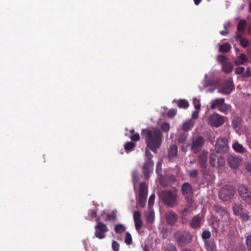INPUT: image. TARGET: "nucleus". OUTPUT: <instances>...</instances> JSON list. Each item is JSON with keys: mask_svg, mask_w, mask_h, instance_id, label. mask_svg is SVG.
I'll list each match as a JSON object with an SVG mask.
<instances>
[{"mask_svg": "<svg viewBox=\"0 0 251 251\" xmlns=\"http://www.w3.org/2000/svg\"><path fill=\"white\" fill-rule=\"evenodd\" d=\"M141 134L144 138L147 147L153 152L156 153L162 141V134L160 130L157 128H145L142 130Z\"/></svg>", "mask_w": 251, "mask_h": 251, "instance_id": "f257e3e1", "label": "nucleus"}, {"mask_svg": "<svg viewBox=\"0 0 251 251\" xmlns=\"http://www.w3.org/2000/svg\"><path fill=\"white\" fill-rule=\"evenodd\" d=\"M159 197L162 202L170 207L177 205V195L176 191L162 190L159 194Z\"/></svg>", "mask_w": 251, "mask_h": 251, "instance_id": "f03ea898", "label": "nucleus"}, {"mask_svg": "<svg viewBox=\"0 0 251 251\" xmlns=\"http://www.w3.org/2000/svg\"><path fill=\"white\" fill-rule=\"evenodd\" d=\"M174 238L177 246L182 247L190 244L194 236L189 231L179 230L174 232Z\"/></svg>", "mask_w": 251, "mask_h": 251, "instance_id": "7ed1b4c3", "label": "nucleus"}, {"mask_svg": "<svg viewBox=\"0 0 251 251\" xmlns=\"http://www.w3.org/2000/svg\"><path fill=\"white\" fill-rule=\"evenodd\" d=\"M145 156L146 159L143 164V171L145 176L147 178L148 177L150 173L153 168L154 163L152 160L153 155L147 148L145 150Z\"/></svg>", "mask_w": 251, "mask_h": 251, "instance_id": "20e7f679", "label": "nucleus"}, {"mask_svg": "<svg viewBox=\"0 0 251 251\" xmlns=\"http://www.w3.org/2000/svg\"><path fill=\"white\" fill-rule=\"evenodd\" d=\"M235 193V188L234 187L226 185L221 189L219 192V198L223 201H227L234 196Z\"/></svg>", "mask_w": 251, "mask_h": 251, "instance_id": "39448f33", "label": "nucleus"}, {"mask_svg": "<svg viewBox=\"0 0 251 251\" xmlns=\"http://www.w3.org/2000/svg\"><path fill=\"white\" fill-rule=\"evenodd\" d=\"M148 188L145 182H141L139 186V204L140 206L144 207L146 204L148 196Z\"/></svg>", "mask_w": 251, "mask_h": 251, "instance_id": "423d86ee", "label": "nucleus"}, {"mask_svg": "<svg viewBox=\"0 0 251 251\" xmlns=\"http://www.w3.org/2000/svg\"><path fill=\"white\" fill-rule=\"evenodd\" d=\"M210 107L212 109L218 108V110L223 113H226L228 110V106L225 103V99H216L210 102Z\"/></svg>", "mask_w": 251, "mask_h": 251, "instance_id": "0eeeda50", "label": "nucleus"}, {"mask_svg": "<svg viewBox=\"0 0 251 251\" xmlns=\"http://www.w3.org/2000/svg\"><path fill=\"white\" fill-rule=\"evenodd\" d=\"M205 144V140L201 136H198L195 138H193V141L191 145V150L194 153H197L200 152Z\"/></svg>", "mask_w": 251, "mask_h": 251, "instance_id": "6e6552de", "label": "nucleus"}, {"mask_svg": "<svg viewBox=\"0 0 251 251\" xmlns=\"http://www.w3.org/2000/svg\"><path fill=\"white\" fill-rule=\"evenodd\" d=\"M228 149V141L225 138L217 139L215 146V151L218 153L223 154L227 151Z\"/></svg>", "mask_w": 251, "mask_h": 251, "instance_id": "1a4fd4ad", "label": "nucleus"}, {"mask_svg": "<svg viewBox=\"0 0 251 251\" xmlns=\"http://www.w3.org/2000/svg\"><path fill=\"white\" fill-rule=\"evenodd\" d=\"M209 163L212 167L220 168L225 164V159L222 156H218L214 152L211 153L209 156Z\"/></svg>", "mask_w": 251, "mask_h": 251, "instance_id": "9d476101", "label": "nucleus"}, {"mask_svg": "<svg viewBox=\"0 0 251 251\" xmlns=\"http://www.w3.org/2000/svg\"><path fill=\"white\" fill-rule=\"evenodd\" d=\"M95 236L100 239H102L106 236L105 233L108 231V228L106 225L103 222H99L95 227Z\"/></svg>", "mask_w": 251, "mask_h": 251, "instance_id": "9b49d317", "label": "nucleus"}, {"mask_svg": "<svg viewBox=\"0 0 251 251\" xmlns=\"http://www.w3.org/2000/svg\"><path fill=\"white\" fill-rule=\"evenodd\" d=\"M238 192L244 201L248 203H251V191L247 186L240 185L238 188Z\"/></svg>", "mask_w": 251, "mask_h": 251, "instance_id": "f8f14e48", "label": "nucleus"}, {"mask_svg": "<svg viewBox=\"0 0 251 251\" xmlns=\"http://www.w3.org/2000/svg\"><path fill=\"white\" fill-rule=\"evenodd\" d=\"M225 122L224 117L218 114H214L209 117L210 125L215 127H219L222 125Z\"/></svg>", "mask_w": 251, "mask_h": 251, "instance_id": "ddd939ff", "label": "nucleus"}, {"mask_svg": "<svg viewBox=\"0 0 251 251\" xmlns=\"http://www.w3.org/2000/svg\"><path fill=\"white\" fill-rule=\"evenodd\" d=\"M242 161V158L239 155H231L227 158L228 165L232 169L239 168Z\"/></svg>", "mask_w": 251, "mask_h": 251, "instance_id": "4468645a", "label": "nucleus"}, {"mask_svg": "<svg viewBox=\"0 0 251 251\" xmlns=\"http://www.w3.org/2000/svg\"><path fill=\"white\" fill-rule=\"evenodd\" d=\"M233 89L234 85L232 81L227 80L225 81L222 88L218 90V92L224 95H229Z\"/></svg>", "mask_w": 251, "mask_h": 251, "instance_id": "2eb2a0df", "label": "nucleus"}, {"mask_svg": "<svg viewBox=\"0 0 251 251\" xmlns=\"http://www.w3.org/2000/svg\"><path fill=\"white\" fill-rule=\"evenodd\" d=\"M183 195L186 199H191L193 195V190L192 186L188 182H184L181 187Z\"/></svg>", "mask_w": 251, "mask_h": 251, "instance_id": "dca6fc26", "label": "nucleus"}, {"mask_svg": "<svg viewBox=\"0 0 251 251\" xmlns=\"http://www.w3.org/2000/svg\"><path fill=\"white\" fill-rule=\"evenodd\" d=\"M202 218L199 214L193 217L189 222V226L193 229H198L201 227L202 224Z\"/></svg>", "mask_w": 251, "mask_h": 251, "instance_id": "f3484780", "label": "nucleus"}, {"mask_svg": "<svg viewBox=\"0 0 251 251\" xmlns=\"http://www.w3.org/2000/svg\"><path fill=\"white\" fill-rule=\"evenodd\" d=\"M207 154L206 152L202 151L198 157L200 167L201 173H204V170L207 169Z\"/></svg>", "mask_w": 251, "mask_h": 251, "instance_id": "a211bd4d", "label": "nucleus"}, {"mask_svg": "<svg viewBox=\"0 0 251 251\" xmlns=\"http://www.w3.org/2000/svg\"><path fill=\"white\" fill-rule=\"evenodd\" d=\"M165 218L167 224L170 226H174L177 221L178 215L174 211L170 210L165 214Z\"/></svg>", "mask_w": 251, "mask_h": 251, "instance_id": "6ab92c4d", "label": "nucleus"}, {"mask_svg": "<svg viewBox=\"0 0 251 251\" xmlns=\"http://www.w3.org/2000/svg\"><path fill=\"white\" fill-rule=\"evenodd\" d=\"M133 220L136 229L139 230L142 227L143 222L141 219V213L139 211H135L134 212Z\"/></svg>", "mask_w": 251, "mask_h": 251, "instance_id": "aec40b11", "label": "nucleus"}, {"mask_svg": "<svg viewBox=\"0 0 251 251\" xmlns=\"http://www.w3.org/2000/svg\"><path fill=\"white\" fill-rule=\"evenodd\" d=\"M199 173L198 169H193L190 170L188 172L189 176L190 178H196V184H197L198 186L203 185L204 182L203 179H201L200 177H197Z\"/></svg>", "mask_w": 251, "mask_h": 251, "instance_id": "412c9836", "label": "nucleus"}, {"mask_svg": "<svg viewBox=\"0 0 251 251\" xmlns=\"http://www.w3.org/2000/svg\"><path fill=\"white\" fill-rule=\"evenodd\" d=\"M177 154V147L176 145H171L168 149V156L170 161H173Z\"/></svg>", "mask_w": 251, "mask_h": 251, "instance_id": "4be33fe9", "label": "nucleus"}, {"mask_svg": "<svg viewBox=\"0 0 251 251\" xmlns=\"http://www.w3.org/2000/svg\"><path fill=\"white\" fill-rule=\"evenodd\" d=\"M204 248L206 251H216V244L214 239L212 238L210 239L206 240L203 242Z\"/></svg>", "mask_w": 251, "mask_h": 251, "instance_id": "5701e85b", "label": "nucleus"}, {"mask_svg": "<svg viewBox=\"0 0 251 251\" xmlns=\"http://www.w3.org/2000/svg\"><path fill=\"white\" fill-rule=\"evenodd\" d=\"M195 122L192 119H189L184 122L182 125L181 129L184 132H188L194 127Z\"/></svg>", "mask_w": 251, "mask_h": 251, "instance_id": "b1692460", "label": "nucleus"}, {"mask_svg": "<svg viewBox=\"0 0 251 251\" xmlns=\"http://www.w3.org/2000/svg\"><path fill=\"white\" fill-rule=\"evenodd\" d=\"M173 102L176 103L177 106L180 108L186 109L189 106L188 101L185 99L174 100Z\"/></svg>", "mask_w": 251, "mask_h": 251, "instance_id": "393cba45", "label": "nucleus"}, {"mask_svg": "<svg viewBox=\"0 0 251 251\" xmlns=\"http://www.w3.org/2000/svg\"><path fill=\"white\" fill-rule=\"evenodd\" d=\"M236 40L237 41H239L240 45L244 47V48H246L248 47L249 44L248 40L245 38H242V35L240 33H236Z\"/></svg>", "mask_w": 251, "mask_h": 251, "instance_id": "a878e982", "label": "nucleus"}, {"mask_svg": "<svg viewBox=\"0 0 251 251\" xmlns=\"http://www.w3.org/2000/svg\"><path fill=\"white\" fill-rule=\"evenodd\" d=\"M232 148L235 151L239 153H243L246 151V149L237 141L233 143Z\"/></svg>", "mask_w": 251, "mask_h": 251, "instance_id": "bb28decb", "label": "nucleus"}, {"mask_svg": "<svg viewBox=\"0 0 251 251\" xmlns=\"http://www.w3.org/2000/svg\"><path fill=\"white\" fill-rule=\"evenodd\" d=\"M247 24L245 20H241L238 24L237 26V32L236 33H240L243 35L246 27Z\"/></svg>", "mask_w": 251, "mask_h": 251, "instance_id": "cd10ccee", "label": "nucleus"}, {"mask_svg": "<svg viewBox=\"0 0 251 251\" xmlns=\"http://www.w3.org/2000/svg\"><path fill=\"white\" fill-rule=\"evenodd\" d=\"M146 219L148 223L151 224L154 221V213L151 208L148 209V211L146 214Z\"/></svg>", "mask_w": 251, "mask_h": 251, "instance_id": "c85d7f7f", "label": "nucleus"}, {"mask_svg": "<svg viewBox=\"0 0 251 251\" xmlns=\"http://www.w3.org/2000/svg\"><path fill=\"white\" fill-rule=\"evenodd\" d=\"M202 175L205 180L208 183H210L213 181L215 178L213 175L209 172L207 171V169L204 170V173H202Z\"/></svg>", "mask_w": 251, "mask_h": 251, "instance_id": "c756f323", "label": "nucleus"}, {"mask_svg": "<svg viewBox=\"0 0 251 251\" xmlns=\"http://www.w3.org/2000/svg\"><path fill=\"white\" fill-rule=\"evenodd\" d=\"M248 60L246 55L244 54H241L235 61L236 65H243Z\"/></svg>", "mask_w": 251, "mask_h": 251, "instance_id": "7c9ffc66", "label": "nucleus"}, {"mask_svg": "<svg viewBox=\"0 0 251 251\" xmlns=\"http://www.w3.org/2000/svg\"><path fill=\"white\" fill-rule=\"evenodd\" d=\"M136 146V144L133 142H126L124 145V149L126 153L131 151Z\"/></svg>", "mask_w": 251, "mask_h": 251, "instance_id": "2f4dec72", "label": "nucleus"}, {"mask_svg": "<svg viewBox=\"0 0 251 251\" xmlns=\"http://www.w3.org/2000/svg\"><path fill=\"white\" fill-rule=\"evenodd\" d=\"M242 120L239 117H234L232 120V124L233 127L236 128H240L241 126Z\"/></svg>", "mask_w": 251, "mask_h": 251, "instance_id": "473e14b6", "label": "nucleus"}, {"mask_svg": "<svg viewBox=\"0 0 251 251\" xmlns=\"http://www.w3.org/2000/svg\"><path fill=\"white\" fill-rule=\"evenodd\" d=\"M222 69L226 74L232 72L233 66L231 63L228 62L222 65Z\"/></svg>", "mask_w": 251, "mask_h": 251, "instance_id": "72a5a7b5", "label": "nucleus"}, {"mask_svg": "<svg viewBox=\"0 0 251 251\" xmlns=\"http://www.w3.org/2000/svg\"><path fill=\"white\" fill-rule=\"evenodd\" d=\"M243 206L241 204L235 203L233 206L234 213L236 215H239L243 212Z\"/></svg>", "mask_w": 251, "mask_h": 251, "instance_id": "f704fd0d", "label": "nucleus"}, {"mask_svg": "<svg viewBox=\"0 0 251 251\" xmlns=\"http://www.w3.org/2000/svg\"><path fill=\"white\" fill-rule=\"evenodd\" d=\"M117 219L116 212L113 211L111 213H108L106 215L105 221L114 222Z\"/></svg>", "mask_w": 251, "mask_h": 251, "instance_id": "c9c22d12", "label": "nucleus"}, {"mask_svg": "<svg viewBox=\"0 0 251 251\" xmlns=\"http://www.w3.org/2000/svg\"><path fill=\"white\" fill-rule=\"evenodd\" d=\"M211 234L210 231L207 230H204L202 231L201 234V238L203 241H205L206 240L211 239Z\"/></svg>", "mask_w": 251, "mask_h": 251, "instance_id": "e433bc0d", "label": "nucleus"}, {"mask_svg": "<svg viewBox=\"0 0 251 251\" xmlns=\"http://www.w3.org/2000/svg\"><path fill=\"white\" fill-rule=\"evenodd\" d=\"M114 230L116 233L121 234L125 231L126 227L123 225L119 224L115 226Z\"/></svg>", "mask_w": 251, "mask_h": 251, "instance_id": "4c0bfd02", "label": "nucleus"}, {"mask_svg": "<svg viewBox=\"0 0 251 251\" xmlns=\"http://www.w3.org/2000/svg\"><path fill=\"white\" fill-rule=\"evenodd\" d=\"M231 49V46L228 44H224L219 48V51L222 52H227Z\"/></svg>", "mask_w": 251, "mask_h": 251, "instance_id": "58836bf2", "label": "nucleus"}, {"mask_svg": "<svg viewBox=\"0 0 251 251\" xmlns=\"http://www.w3.org/2000/svg\"><path fill=\"white\" fill-rule=\"evenodd\" d=\"M245 244L248 251H251V234L245 236Z\"/></svg>", "mask_w": 251, "mask_h": 251, "instance_id": "ea45409f", "label": "nucleus"}, {"mask_svg": "<svg viewBox=\"0 0 251 251\" xmlns=\"http://www.w3.org/2000/svg\"><path fill=\"white\" fill-rule=\"evenodd\" d=\"M187 136L188 134L186 133L184 131L181 132L177 138L178 142L180 144L184 143L187 139Z\"/></svg>", "mask_w": 251, "mask_h": 251, "instance_id": "a19ab883", "label": "nucleus"}, {"mask_svg": "<svg viewBox=\"0 0 251 251\" xmlns=\"http://www.w3.org/2000/svg\"><path fill=\"white\" fill-rule=\"evenodd\" d=\"M132 239L130 233L129 232H126V237L125 238V242L127 245L131 244Z\"/></svg>", "mask_w": 251, "mask_h": 251, "instance_id": "79ce46f5", "label": "nucleus"}, {"mask_svg": "<svg viewBox=\"0 0 251 251\" xmlns=\"http://www.w3.org/2000/svg\"><path fill=\"white\" fill-rule=\"evenodd\" d=\"M155 195L153 193L150 196L148 201V209L151 208V207L153 206L155 200Z\"/></svg>", "mask_w": 251, "mask_h": 251, "instance_id": "37998d69", "label": "nucleus"}, {"mask_svg": "<svg viewBox=\"0 0 251 251\" xmlns=\"http://www.w3.org/2000/svg\"><path fill=\"white\" fill-rule=\"evenodd\" d=\"M227 57L224 55H219L218 56V61L220 63L222 64V65L228 62L227 61Z\"/></svg>", "mask_w": 251, "mask_h": 251, "instance_id": "c03bdc74", "label": "nucleus"}, {"mask_svg": "<svg viewBox=\"0 0 251 251\" xmlns=\"http://www.w3.org/2000/svg\"><path fill=\"white\" fill-rule=\"evenodd\" d=\"M112 249L113 251H119L120 250V244L116 241H113L112 243Z\"/></svg>", "mask_w": 251, "mask_h": 251, "instance_id": "a18cd8bd", "label": "nucleus"}, {"mask_svg": "<svg viewBox=\"0 0 251 251\" xmlns=\"http://www.w3.org/2000/svg\"><path fill=\"white\" fill-rule=\"evenodd\" d=\"M176 109H171L168 111L167 115L168 117L173 118L176 115Z\"/></svg>", "mask_w": 251, "mask_h": 251, "instance_id": "49530a36", "label": "nucleus"}, {"mask_svg": "<svg viewBox=\"0 0 251 251\" xmlns=\"http://www.w3.org/2000/svg\"><path fill=\"white\" fill-rule=\"evenodd\" d=\"M161 129L165 132H167L170 130V125L167 123H163L161 126Z\"/></svg>", "mask_w": 251, "mask_h": 251, "instance_id": "de8ad7c7", "label": "nucleus"}, {"mask_svg": "<svg viewBox=\"0 0 251 251\" xmlns=\"http://www.w3.org/2000/svg\"><path fill=\"white\" fill-rule=\"evenodd\" d=\"M164 251H177V250L175 246L170 244L165 248Z\"/></svg>", "mask_w": 251, "mask_h": 251, "instance_id": "09e8293b", "label": "nucleus"}, {"mask_svg": "<svg viewBox=\"0 0 251 251\" xmlns=\"http://www.w3.org/2000/svg\"><path fill=\"white\" fill-rule=\"evenodd\" d=\"M193 104L194 105L195 108L197 110H200V109L201 108V103H200L199 100H198L197 99L195 98L193 99Z\"/></svg>", "mask_w": 251, "mask_h": 251, "instance_id": "8fccbe9b", "label": "nucleus"}, {"mask_svg": "<svg viewBox=\"0 0 251 251\" xmlns=\"http://www.w3.org/2000/svg\"><path fill=\"white\" fill-rule=\"evenodd\" d=\"M239 216H240L242 220L244 221H248L250 220V216H249L247 213H244L243 212Z\"/></svg>", "mask_w": 251, "mask_h": 251, "instance_id": "3c124183", "label": "nucleus"}, {"mask_svg": "<svg viewBox=\"0 0 251 251\" xmlns=\"http://www.w3.org/2000/svg\"><path fill=\"white\" fill-rule=\"evenodd\" d=\"M130 139L131 140L133 141V142H137V141H138L139 140H140V135H139V134L138 133H136L133 135H132L131 137H130Z\"/></svg>", "mask_w": 251, "mask_h": 251, "instance_id": "603ef678", "label": "nucleus"}, {"mask_svg": "<svg viewBox=\"0 0 251 251\" xmlns=\"http://www.w3.org/2000/svg\"><path fill=\"white\" fill-rule=\"evenodd\" d=\"M89 214L92 219L96 218L97 216V211L95 209H90L89 210Z\"/></svg>", "mask_w": 251, "mask_h": 251, "instance_id": "864d4df0", "label": "nucleus"}, {"mask_svg": "<svg viewBox=\"0 0 251 251\" xmlns=\"http://www.w3.org/2000/svg\"><path fill=\"white\" fill-rule=\"evenodd\" d=\"M245 68L243 67H238L235 70V73L236 74L240 75L243 74L244 72Z\"/></svg>", "mask_w": 251, "mask_h": 251, "instance_id": "5fc2aeb1", "label": "nucleus"}, {"mask_svg": "<svg viewBox=\"0 0 251 251\" xmlns=\"http://www.w3.org/2000/svg\"><path fill=\"white\" fill-rule=\"evenodd\" d=\"M251 76V70L250 68H248L246 71L243 74V76L245 78L249 77Z\"/></svg>", "mask_w": 251, "mask_h": 251, "instance_id": "6e6d98bb", "label": "nucleus"}, {"mask_svg": "<svg viewBox=\"0 0 251 251\" xmlns=\"http://www.w3.org/2000/svg\"><path fill=\"white\" fill-rule=\"evenodd\" d=\"M224 27L225 30L221 31L220 32V34L222 35L225 36V35H227L228 34V29H227V25L226 24H224Z\"/></svg>", "mask_w": 251, "mask_h": 251, "instance_id": "4d7b16f0", "label": "nucleus"}, {"mask_svg": "<svg viewBox=\"0 0 251 251\" xmlns=\"http://www.w3.org/2000/svg\"><path fill=\"white\" fill-rule=\"evenodd\" d=\"M233 251H247V249L243 245L238 246Z\"/></svg>", "mask_w": 251, "mask_h": 251, "instance_id": "13d9d810", "label": "nucleus"}, {"mask_svg": "<svg viewBox=\"0 0 251 251\" xmlns=\"http://www.w3.org/2000/svg\"><path fill=\"white\" fill-rule=\"evenodd\" d=\"M132 177L133 180V183L135 185V183L138 182V174L136 172H133L132 174Z\"/></svg>", "mask_w": 251, "mask_h": 251, "instance_id": "bf43d9fd", "label": "nucleus"}, {"mask_svg": "<svg viewBox=\"0 0 251 251\" xmlns=\"http://www.w3.org/2000/svg\"><path fill=\"white\" fill-rule=\"evenodd\" d=\"M198 111H195L193 112L192 114V118L193 119H196L198 118Z\"/></svg>", "mask_w": 251, "mask_h": 251, "instance_id": "052dcab7", "label": "nucleus"}, {"mask_svg": "<svg viewBox=\"0 0 251 251\" xmlns=\"http://www.w3.org/2000/svg\"><path fill=\"white\" fill-rule=\"evenodd\" d=\"M246 169L247 171L251 172V163H248L246 165Z\"/></svg>", "mask_w": 251, "mask_h": 251, "instance_id": "680f3d73", "label": "nucleus"}, {"mask_svg": "<svg viewBox=\"0 0 251 251\" xmlns=\"http://www.w3.org/2000/svg\"><path fill=\"white\" fill-rule=\"evenodd\" d=\"M196 5H199L201 2V0H193Z\"/></svg>", "mask_w": 251, "mask_h": 251, "instance_id": "e2e57ef3", "label": "nucleus"}, {"mask_svg": "<svg viewBox=\"0 0 251 251\" xmlns=\"http://www.w3.org/2000/svg\"><path fill=\"white\" fill-rule=\"evenodd\" d=\"M247 142L249 146L251 148V137L248 139Z\"/></svg>", "mask_w": 251, "mask_h": 251, "instance_id": "0e129e2a", "label": "nucleus"}, {"mask_svg": "<svg viewBox=\"0 0 251 251\" xmlns=\"http://www.w3.org/2000/svg\"><path fill=\"white\" fill-rule=\"evenodd\" d=\"M96 221L97 222V224H98L99 222H101V221H100V217H98V218L96 219Z\"/></svg>", "mask_w": 251, "mask_h": 251, "instance_id": "69168bd1", "label": "nucleus"}, {"mask_svg": "<svg viewBox=\"0 0 251 251\" xmlns=\"http://www.w3.org/2000/svg\"><path fill=\"white\" fill-rule=\"evenodd\" d=\"M188 211V209L187 208H185L183 210V212L184 213V212H186Z\"/></svg>", "mask_w": 251, "mask_h": 251, "instance_id": "338daca9", "label": "nucleus"}, {"mask_svg": "<svg viewBox=\"0 0 251 251\" xmlns=\"http://www.w3.org/2000/svg\"><path fill=\"white\" fill-rule=\"evenodd\" d=\"M249 6H250V11L251 12V2H250V5H249Z\"/></svg>", "mask_w": 251, "mask_h": 251, "instance_id": "774afa93", "label": "nucleus"}]
</instances>
